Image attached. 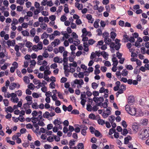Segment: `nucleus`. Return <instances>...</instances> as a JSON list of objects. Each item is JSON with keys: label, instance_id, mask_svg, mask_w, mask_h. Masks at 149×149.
Segmentation results:
<instances>
[{"label": "nucleus", "instance_id": "f257e3e1", "mask_svg": "<svg viewBox=\"0 0 149 149\" xmlns=\"http://www.w3.org/2000/svg\"><path fill=\"white\" fill-rule=\"evenodd\" d=\"M149 137V127H146L141 129L139 135V137L141 139H143L144 138Z\"/></svg>", "mask_w": 149, "mask_h": 149}, {"label": "nucleus", "instance_id": "f03ea898", "mask_svg": "<svg viewBox=\"0 0 149 149\" xmlns=\"http://www.w3.org/2000/svg\"><path fill=\"white\" fill-rule=\"evenodd\" d=\"M74 84L79 85V86H77V87L78 88H79L81 87V85L84 84V82L82 79H76L74 81Z\"/></svg>", "mask_w": 149, "mask_h": 149}, {"label": "nucleus", "instance_id": "7ed1b4c3", "mask_svg": "<svg viewBox=\"0 0 149 149\" xmlns=\"http://www.w3.org/2000/svg\"><path fill=\"white\" fill-rule=\"evenodd\" d=\"M136 109L134 107H131L129 111V114L132 116H137L138 115L136 114Z\"/></svg>", "mask_w": 149, "mask_h": 149}, {"label": "nucleus", "instance_id": "20e7f679", "mask_svg": "<svg viewBox=\"0 0 149 149\" xmlns=\"http://www.w3.org/2000/svg\"><path fill=\"white\" fill-rule=\"evenodd\" d=\"M135 101L134 97L133 96H130L128 98V103L130 105H132L133 104Z\"/></svg>", "mask_w": 149, "mask_h": 149}, {"label": "nucleus", "instance_id": "39448f33", "mask_svg": "<svg viewBox=\"0 0 149 149\" xmlns=\"http://www.w3.org/2000/svg\"><path fill=\"white\" fill-rule=\"evenodd\" d=\"M115 56V54L113 55V57L112 58V60L113 62V66L116 67L118 64V62L116 57L114 56Z\"/></svg>", "mask_w": 149, "mask_h": 149}, {"label": "nucleus", "instance_id": "423d86ee", "mask_svg": "<svg viewBox=\"0 0 149 149\" xmlns=\"http://www.w3.org/2000/svg\"><path fill=\"white\" fill-rule=\"evenodd\" d=\"M60 43V40L58 39H56L54 40V42L51 43V45L53 46L54 45V47L58 45Z\"/></svg>", "mask_w": 149, "mask_h": 149}, {"label": "nucleus", "instance_id": "0eeeda50", "mask_svg": "<svg viewBox=\"0 0 149 149\" xmlns=\"http://www.w3.org/2000/svg\"><path fill=\"white\" fill-rule=\"evenodd\" d=\"M103 37L104 38V42L105 43L107 42V40L109 37V33L106 32H104L102 34Z\"/></svg>", "mask_w": 149, "mask_h": 149}, {"label": "nucleus", "instance_id": "6e6552de", "mask_svg": "<svg viewBox=\"0 0 149 149\" xmlns=\"http://www.w3.org/2000/svg\"><path fill=\"white\" fill-rule=\"evenodd\" d=\"M148 120L146 118L142 119L140 121L141 124L143 125H147L148 124Z\"/></svg>", "mask_w": 149, "mask_h": 149}, {"label": "nucleus", "instance_id": "1a4fd4ad", "mask_svg": "<svg viewBox=\"0 0 149 149\" xmlns=\"http://www.w3.org/2000/svg\"><path fill=\"white\" fill-rule=\"evenodd\" d=\"M110 47H113L115 49L117 50L120 48V45L119 44L116 45L114 42H112L110 45Z\"/></svg>", "mask_w": 149, "mask_h": 149}, {"label": "nucleus", "instance_id": "9d476101", "mask_svg": "<svg viewBox=\"0 0 149 149\" xmlns=\"http://www.w3.org/2000/svg\"><path fill=\"white\" fill-rule=\"evenodd\" d=\"M62 123V121H60V119L59 120H58V119H55L53 122L54 124L56 126L61 124Z\"/></svg>", "mask_w": 149, "mask_h": 149}, {"label": "nucleus", "instance_id": "9b49d317", "mask_svg": "<svg viewBox=\"0 0 149 149\" xmlns=\"http://www.w3.org/2000/svg\"><path fill=\"white\" fill-rule=\"evenodd\" d=\"M132 129L134 131L136 132L138 130V126L136 123H133L132 125Z\"/></svg>", "mask_w": 149, "mask_h": 149}, {"label": "nucleus", "instance_id": "f8f14e48", "mask_svg": "<svg viewBox=\"0 0 149 149\" xmlns=\"http://www.w3.org/2000/svg\"><path fill=\"white\" fill-rule=\"evenodd\" d=\"M21 135V134L20 133H16L12 136V139L13 140H16Z\"/></svg>", "mask_w": 149, "mask_h": 149}, {"label": "nucleus", "instance_id": "ddd939ff", "mask_svg": "<svg viewBox=\"0 0 149 149\" xmlns=\"http://www.w3.org/2000/svg\"><path fill=\"white\" fill-rule=\"evenodd\" d=\"M17 86V84L16 83L13 82L11 83L10 84V85L9 86V88L11 90H13L15 89L16 87Z\"/></svg>", "mask_w": 149, "mask_h": 149}, {"label": "nucleus", "instance_id": "4468645a", "mask_svg": "<svg viewBox=\"0 0 149 149\" xmlns=\"http://www.w3.org/2000/svg\"><path fill=\"white\" fill-rule=\"evenodd\" d=\"M5 111L7 113H8V111L10 113H12L13 111V109L11 106H9L7 108H5Z\"/></svg>", "mask_w": 149, "mask_h": 149}, {"label": "nucleus", "instance_id": "2eb2a0df", "mask_svg": "<svg viewBox=\"0 0 149 149\" xmlns=\"http://www.w3.org/2000/svg\"><path fill=\"white\" fill-rule=\"evenodd\" d=\"M33 125L34 127L36 128V129L34 131V132L37 133L38 132L39 130V127L38 124L36 122H33Z\"/></svg>", "mask_w": 149, "mask_h": 149}, {"label": "nucleus", "instance_id": "dca6fc26", "mask_svg": "<svg viewBox=\"0 0 149 149\" xmlns=\"http://www.w3.org/2000/svg\"><path fill=\"white\" fill-rule=\"evenodd\" d=\"M128 133V131L126 128H124L123 130L122 128V134L124 136H126Z\"/></svg>", "mask_w": 149, "mask_h": 149}, {"label": "nucleus", "instance_id": "f3484780", "mask_svg": "<svg viewBox=\"0 0 149 149\" xmlns=\"http://www.w3.org/2000/svg\"><path fill=\"white\" fill-rule=\"evenodd\" d=\"M54 91L57 92V91L56 90H53V91L52 93H53L54 94H53V95L52 96V100L54 101H55L57 98V97L56 96V93H55L54 92Z\"/></svg>", "mask_w": 149, "mask_h": 149}, {"label": "nucleus", "instance_id": "a211bd4d", "mask_svg": "<svg viewBox=\"0 0 149 149\" xmlns=\"http://www.w3.org/2000/svg\"><path fill=\"white\" fill-rule=\"evenodd\" d=\"M115 119V117L113 115H111L109 117V120L111 123L113 122Z\"/></svg>", "mask_w": 149, "mask_h": 149}, {"label": "nucleus", "instance_id": "6ab92c4d", "mask_svg": "<svg viewBox=\"0 0 149 149\" xmlns=\"http://www.w3.org/2000/svg\"><path fill=\"white\" fill-rule=\"evenodd\" d=\"M82 35L81 36V37L83 36H86L88 34L87 31L86 30V29L85 28H83L82 30Z\"/></svg>", "mask_w": 149, "mask_h": 149}, {"label": "nucleus", "instance_id": "aec40b11", "mask_svg": "<svg viewBox=\"0 0 149 149\" xmlns=\"http://www.w3.org/2000/svg\"><path fill=\"white\" fill-rule=\"evenodd\" d=\"M131 138L130 136L125 137L124 139V143L125 144H127L128 143L129 140H130Z\"/></svg>", "mask_w": 149, "mask_h": 149}, {"label": "nucleus", "instance_id": "412c9836", "mask_svg": "<svg viewBox=\"0 0 149 149\" xmlns=\"http://www.w3.org/2000/svg\"><path fill=\"white\" fill-rule=\"evenodd\" d=\"M97 123L98 124L102 125H103L105 124L104 121L100 119H98L97 120Z\"/></svg>", "mask_w": 149, "mask_h": 149}, {"label": "nucleus", "instance_id": "4be33fe9", "mask_svg": "<svg viewBox=\"0 0 149 149\" xmlns=\"http://www.w3.org/2000/svg\"><path fill=\"white\" fill-rule=\"evenodd\" d=\"M104 100V98L102 97H99V102L97 104V106H101V104Z\"/></svg>", "mask_w": 149, "mask_h": 149}, {"label": "nucleus", "instance_id": "5701e85b", "mask_svg": "<svg viewBox=\"0 0 149 149\" xmlns=\"http://www.w3.org/2000/svg\"><path fill=\"white\" fill-rule=\"evenodd\" d=\"M75 144L74 141H72L70 140L69 143V148L70 149L72 148V146H74Z\"/></svg>", "mask_w": 149, "mask_h": 149}, {"label": "nucleus", "instance_id": "b1692460", "mask_svg": "<svg viewBox=\"0 0 149 149\" xmlns=\"http://www.w3.org/2000/svg\"><path fill=\"white\" fill-rule=\"evenodd\" d=\"M128 73V72L126 69L123 70L122 72V75L123 76H126Z\"/></svg>", "mask_w": 149, "mask_h": 149}, {"label": "nucleus", "instance_id": "393cba45", "mask_svg": "<svg viewBox=\"0 0 149 149\" xmlns=\"http://www.w3.org/2000/svg\"><path fill=\"white\" fill-rule=\"evenodd\" d=\"M77 146L78 149H84V145L82 143H78Z\"/></svg>", "mask_w": 149, "mask_h": 149}, {"label": "nucleus", "instance_id": "a878e982", "mask_svg": "<svg viewBox=\"0 0 149 149\" xmlns=\"http://www.w3.org/2000/svg\"><path fill=\"white\" fill-rule=\"evenodd\" d=\"M9 139V137H7V142L10 144L13 145H14L15 144V142L14 141L10 140Z\"/></svg>", "mask_w": 149, "mask_h": 149}, {"label": "nucleus", "instance_id": "bb28decb", "mask_svg": "<svg viewBox=\"0 0 149 149\" xmlns=\"http://www.w3.org/2000/svg\"><path fill=\"white\" fill-rule=\"evenodd\" d=\"M98 85L95 82H93L92 84V87L94 89H95L98 87Z\"/></svg>", "mask_w": 149, "mask_h": 149}, {"label": "nucleus", "instance_id": "cd10ccee", "mask_svg": "<svg viewBox=\"0 0 149 149\" xmlns=\"http://www.w3.org/2000/svg\"><path fill=\"white\" fill-rule=\"evenodd\" d=\"M32 107L35 109H37L38 108V106L37 103L34 102L32 104Z\"/></svg>", "mask_w": 149, "mask_h": 149}, {"label": "nucleus", "instance_id": "c85d7f7f", "mask_svg": "<svg viewBox=\"0 0 149 149\" xmlns=\"http://www.w3.org/2000/svg\"><path fill=\"white\" fill-rule=\"evenodd\" d=\"M123 41L124 42H127L128 41L129 37L126 35H124L123 36Z\"/></svg>", "mask_w": 149, "mask_h": 149}, {"label": "nucleus", "instance_id": "c756f323", "mask_svg": "<svg viewBox=\"0 0 149 149\" xmlns=\"http://www.w3.org/2000/svg\"><path fill=\"white\" fill-rule=\"evenodd\" d=\"M80 4L79 3H75V6L79 10H81L82 8H83V5L81 4V8L80 7Z\"/></svg>", "mask_w": 149, "mask_h": 149}, {"label": "nucleus", "instance_id": "7c9ffc66", "mask_svg": "<svg viewBox=\"0 0 149 149\" xmlns=\"http://www.w3.org/2000/svg\"><path fill=\"white\" fill-rule=\"evenodd\" d=\"M30 33L33 37H34L36 34V31L35 28H33L30 31Z\"/></svg>", "mask_w": 149, "mask_h": 149}, {"label": "nucleus", "instance_id": "2f4dec72", "mask_svg": "<svg viewBox=\"0 0 149 149\" xmlns=\"http://www.w3.org/2000/svg\"><path fill=\"white\" fill-rule=\"evenodd\" d=\"M110 36L111 38L114 39L116 36V34L113 31L111 32L110 33Z\"/></svg>", "mask_w": 149, "mask_h": 149}, {"label": "nucleus", "instance_id": "473e14b6", "mask_svg": "<svg viewBox=\"0 0 149 149\" xmlns=\"http://www.w3.org/2000/svg\"><path fill=\"white\" fill-rule=\"evenodd\" d=\"M48 36V34H47L46 32H44L42 35L41 38L42 39H43L45 38H47Z\"/></svg>", "mask_w": 149, "mask_h": 149}, {"label": "nucleus", "instance_id": "72a5a7b5", "mask_svg": "<svg viewBox=\"0 0 149 149\" xmlns=\"http://www.w3.org/2000/svg\"><path fill=\"white\" fill-rule=\"evenodd\" d=\"M43 116L44 118H48L49 117V113L48 111H46L43 114Z\"/></svg>", "mask_w": 149, "mask_h": 149}, {"label": "nucleus", "instance_id": "f704fd0d", "mask_svg": "<svg viewBox=\"0 0 149 149\" xmlns=\"http://www.w3.org/2000/svg\"><path fill=\"white\" fill-rule=\"evenodd\" d=\"M122 125L124 128H126L127 126V124L126 122L123 120L122 121Z\"/></svg>", "mask_w": 149, "mask_h": 149}, {"label": "nucleus", "instance_id": "c9c22d12", "mask_svg": "<svg viewBox=\"0 0 149 149\" xmlns=\"http://www.w3.org/2000/svg\"><path fill=\"white\" fill-rule=\"evenodd\" d=\"M23 80L25 83H28L29 82V79L28 77L27 76H25L24 77Z\"/></svg>", "mask_w": 149, "mask_h": 149}, {"label": "nucleus", "instance_id": "e433bc0d", "mask_svg": "<svg viewBox=\"0 0 149 149\" xmlns=\"http://www.w3.org/2000/svg\"><path fill=\"white\" fill-rule=\"evenodd\" d=\"M22 33L24 36H28L29 35V33L26 31H22Z\"/></svg>", "mask_w": 149, "mask_h": 149}, {"label": "nucleus", "instance_id": "4c0bfd02", "mask_svg": "<svg viewBox=\"0 0 149 149\" xmlns=\"http://www.w3.org/2000/svg\"><path fill=\"white\" fill-rule=\"evenodd\" d=\"M74 44L76 46H77L80 43V41L78 39H76V40L74 41Z\"/></svg>", "mask_w": 149, "mask_h": 149}, {"label": "nucleus", "instance_id": "58836bf2", "mask_svg": "<svg viewBox=\"0 0 149 149\" xmlns=\"http://www.w3.org/2000/svg\"><path fill=\"white\" fill-rule=\"evenodd\" d=\"M89 118L93 120H95V115L93 113H91L89 115Z\"/></svg>", "mask_w": 149, "mask_h": 149}, {"label": "nucleus", "instance_id": "ea45409f", "mask_svg": "<svg viewBox=\"0 0 149 149\" xmlns=\"http://www.w3.org/2000/svg\"><path fill=\"white\" fill-rule=\"evenodd\" d=\"M86 93L85 91L81 93L80 99H84V98H85L86 97Z\"/></svg>", "mask_w": 149, "mask_h": 149}, {"label": "nucleus", "instance_id": "a19ab883", "mask_svg": "<svg viewBox=\"0 0 149 149\" xmlns=\"http://www.w3.org/2000/svg\"><path fill=\"white\" fill-rule=\"evenodd\" d=\"M76 125L77 126L79 125H75L74 126L76 127L74 129V130L76 133H79L80 131V128L78 127H76Z\"/></svg>", "mask_w": 149, "mask_h": 149}, {"label": "nucleus", "instance_id": "79ce46f5", "mask_svg": "<svg viewBox=\"0 0 149 149\" xmlns=\"http://www.w3.org/2000/svg\"><path fill=\"white\" fill-rule=\"evenodd\" d=\"M55 83L53 82H51L49 84V87L52 89H53L55 88Z\"/></svg>", "mask_w": 149, "mask_h": 149}, {"label": "nucleus", "instance_id": "37998d69", "mask_svg": "<svg viewBox=\"0 0 149 149\" xmlns=\"http://www.w3.org/2000/svg\"><path fill=\"white\" fill-rule=\"evenodd\" d=\"M108 104L107 102H104L103 103H102L101 104V106H100L101 107H103L104 108H107V107Z\"/></svg>", "mask_w": 149, "mask_h": 149}, {"label": "nucleus", "instance_id": "c03bdc74", "mask_svg": "<svg viewBox=\"0 0 149 149\" xmlns=\"http://www.w3.org/2000/svg\"><path fill=\"white\" fill-rule=\"evenodd\" d=\"M32 45V44L31 42L29 41L26 42L25 46L27 47L30 48V47H31Z\"/></svg>", "mask_w": 149, "mask_h": 149}, {"label": "nucleus", "instance_id": "a18cd8bd", "mask_svg": "<svg viewBox=\"0 0 149 149\" xmlns=\"http://www.w3.org/2000/svg\"><path fill=\"white\" fill-rule=\"evenodd\" d=\"M116 132V130L113 128H111L109 130V134L110 135H112L113 133H114Z\"/></svg>", "mask_w": 149, "mask_h": 149}, {"label": "nucleus", "instance_id": "49530a36", "mask_svg": "<svg viewBox=\"0 0 149 149\" xmlns=\"http://www.w3.org/2000/svg\"><path fill=\"white\" fill-rule=\"evenodd\" d=\"M94 133L95 136L96 137H99L101 135L100 133L97 130H95Z\"/></svg>", "mask_w": 149, "mask_h": 149}, {"label": "nucleus", "instance_id": "de8ad7c7", "mask_svg": "<svg viewBox=\"0 0 149 149\" xmlns=\"http://www.w3.org/2000/svg\"><path fill=\"white\" fill-rule=\"evenodd\" d=\"M149 31V29L148 28H147L146 29L144 30L143 32V34L147 36V35H148V31Z\"/></svg>", "mask_w": 149, "mask_h": 149}, {"label": "nucleus", "instance_id": "09e8293b", "mask_svg": "<svg viewBox=\"0 0 149 149\" xmlns=\"http://www.w3.org/2000/svg\"><path fill=\"white\" fill-rule=\"evenodd\" d=\"M25 99L27 101H32V97L31 96L27 95Z\"/></svg>", "mask_w": 149, "mask_h": 149}, {"label": "nucleus", "instance_id": "8fccbe9b", "mask_svg": "<svg viewBox=\"0 0 149 149\" xmlns=\"http://www.w3.org/2000/svg\"><path fill=\"white\" fill-rule=\"evenodd\" d=\"M37 46H38V49L39 50H41L42 49L43 46L41 42L40 43H38Z\"/></svg>", "mask_w": 149, "mask_h": 149}, {"label": "nucleus", "instance_id": "3c124183", "mask_svg": "<svg viewBox=\"0 0 149 149\" xmlns=\"http://www.w3.org/2000/svg\"><path fill=\"white\" fill-rule=\"evenodd\" d=\"M3 102L5 105L7 107L9 105V101L7 99H5L3 100Z\"/></svg>", "mask_w": 149, "mask_h": 149}, {"label": "nucleus", "instance_id": "603ef678", "mask_svg": "<svg viewBox=\"0 0 149 149\" xmlns=\"http://www.w3.org/2000/svg\"><path fill=\"white\" fill-rule=\"evenodd\" d=\"M92 107L90 104L87 105L86 109L88 111H91L92 110Z\"/></svg>", "mask_w": 149, "mask_h": 149}, {"label": "nucleus", "instance_id": "864d4df0", "mask_svg": "<svg viewBox=\"0 0 149 149\" xmlns=\"http://www.w3.org/2000/svg\"><path fill=\"white\" fill-rule=\"evenodd\" d=\"M18 23V21L17 19L15 18H13L12 21V24L14 25L17 24Z\"/></svg>", "mask_w": 149, "mask_h": 149}, {"label": "nucleus", "instance_id": "5fc2aeb1", "mask_svg": "<svg viewBox=\"0 0 149 149\" xmlns=\"http://www.w3.org/2000/svg\"><path fill=\"white\" fill-rule=\"evenodd\" d=\"M99 21V20H98V21H96L94 23L93 26L95 28H97L99 27V24L98 22Z\"/></svg>", "mask_w": 149, "mask_h": 149}, {"label": "nucleus", "instance_id": "6e6d98bb", "mask_svg": "<svg viewBox=\"0 0 149 149\" xmlns=\"http://www.w3.org/2000/svg\"><path fill=\"white\" fill-rule=\"evenodd\" d=\"M71 113L74 114H78L79 113V112L77 109H74L72 111Z\"/></svg>", "mask_w": 149, "mask_h": 149}, {"label": "nucleus", "instance_id": "4d7b16f0", "mask_svg": "<svg viewBox=\"0 0 149 149\" xmlns=\"http://www.w3.org/2000/svg\"><path fill=\"white\" fill-rule=\"evenodd\" d=\"M67 17L64 15H62L60 18V20L61 21L63 22L65 21Z\"/></svg>", "mask_w": 149, "mask_h": 149}, {"label": "nucleus", "instance_id": "13d9d810", "mask_svg": "<svg viewBox=\"0 0 149 149\" xmlns=\"http://www.w3.org/2000/svg\"><path fill=\"white\" fill-rule=\"evenodd\" d=\"M34 40L36 43H37L39 41V38L38 36H35L34 38Z\"/></svg>", "mask_w": 149, "mask_h": 149}, {"label": "nucleus", "instance_id": "bf43d9fd", "mask_svg": "<svg viewBox=\"0 0 149 149\" xmlns=\"http://www.w3.org/2000/svg\"><path fill=\"white\" fill-rule=\"evenodd\" d=\"M40 27L43 29L45 30L47 27V25L45 23L42 24L40 25Z\"/></svg>", "mask_w": 149, "mask_h": 149}, {"label": "nucleus", "instance_id": "052dcab7", "mask_svg": "<svg viewBox=\"0 0 149 149\" xmlns=\"http://www.w3.org/2000/svg\"><path fill=\"white\" fill-rule=\"evenodd\" d=\"M131 107H130L128 104H127L125 106V109L126 111L129 113V111H130Z\"/></svg>", "mask_w": 149, "mask_h": 149}, {"label": "nucleus", "instance_id": "680f3d73", "mask_svg": "<svg viewBox=\"0 0 149 149\" xmlns=\"http://www.w3.org/2000/svg\"><path fill=\"white\" fill-rule=\"evenodd\" d=\"M16 94L17 95L19 96H21L22 94V92L21 90H18L17 91L15 92Z\"/></svg>", "mask_w": 149, "mask_h": 149}, {"label": "nucleus", "instance_id": "e2e57ef3", "mask_svg": "<svg viewBox=\"0 0 149 149\" xmlns=\"http://www.w3.org/2000/svg\"><path fill=\"white\" fill-rule=\"evenodd\" d=\"M23 10V7L22 6H18L17 7V11H21Z\"/></svg>", "mask_w": 149, "mask_h": 149}, {"label": "nucleus", "instance_id": "0e129e2a", "mask_svg": "<svg viewBox=\"0 0 149 149\" xmlns=\"http://www.w3.org/2000/svg\"><path fill=\"white\" fill-rule=\"evenodd\" d=\"M54 61L55 63H59V58L58 56L55 57L54 58Z\"/></svg>", "mask_w": 149, "mask_h": 149}, {"label": "nucleus", "instance_id": "69168bd1", "mask_svg": "<svg viewBox=\"0 0 149 149\" xmlns=\"http://www.w3.org/2000/svg\"><path fill=\"white\" fill-rule=\"evenodd\" d=\"M143 40L145 42H148L149 41V37L148 36H145L143 37Z\"/></svg>", "mask_w": 149, "mask_h": 149}, {"label": "nucleus", "instance_id": "338daca9", "mask_svg": "<svg viewBox=\"0 0 149 149\" xmlns=\"http://www.w3.org/2000/svg\"><path fill=\"white\" fill-rule=\"evenodd\" d=\"M54 110L55 112L56 113H59L61 112L60 109L58 107H56Z\"/></svg>", "mask_w": 149, "mask_h": 149}, {"label": "nucleus", "instance_id": "774afa93", "mask_svg": "<svg viewBox=\"0 0 149 149\" xmlns=\"http://www.w3.org/2000/svg\"><path fill=\"white\" fill-rule=\"evenodd\" d=\"M44 148L45 149H51V146L48 144H45L44 145Z\"/></svg>", "mask_w": 149, "mask_h": 149}]
</instances>
